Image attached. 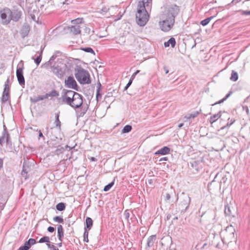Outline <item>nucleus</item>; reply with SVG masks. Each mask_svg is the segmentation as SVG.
Wrapping results in <instances>:
<instances>
[{
	"label": "nucleus",
	"mask_w": 250,
	"mask_h": 250,
	"mask_svg": "<svg viewBox=\"0 0 250 250\" xmlns=\"http://www.w3.org/2000/svg\"><path fill=\"white\" fill-rule=\"evenodd\" d=\"M59 93L57 92L56 90H53L50 92L46 93L44 97H45V99L48 98L49 97H57L59 96Z\"/></svg>",
	"instance_id": "nucleus-23"
},
{
	"label": "nucleus",
	"mask_w": 250,
	"mask_h": 250,
	"mask_svg": "<svg viewBox=\"0 0 250 250\" xmlns=\"http://www.w3.org/2000/svg\"><path fill=\"white\" fill-rule=\"evenodd\" d=\"M39 137L40 138L42 137V138H43L44 139V136H43L42 131L40 130H39Z\"/></svg>",
	"instance_id": "nucleus-51"
},
{
	"label": "nucleus",
	"mask_w": 250,
	"mask_h": 250,
	"mask_svg": "<svg viewBox=\"0 0 250 250\" xmlns=\"http://www.w3.org/2000/svg\"><path fill=\"white\" fill-rule=\"evenodd\" d=\"M10 17L8 20V21H18L21 15V12L18 9L10 10Z\"/></svg>",
	"instance_id": "nucleus-12"
},
{
	"label": "nucleus",
	"mask_w": 250,
	"mask_h": 250,
	"mask_svg": "<svg viewBox=\"0 0 250 250\" xmlns=\"http://www.w3.org/2000/svg\"><path fill=\"white\" fill-rule=\"evenodd\" d=\"M101 86V84L100 83H99V86L98 88L97 89V92H96V97L98 99L99 98L102 97V94L100 93V87Z\"/></svg>",
	"instance_id": "nucleus-41"
},
{
	"label": "nucleus",
	"mask_w": 250,
	"mask_h": 250,
	"mask_svg": "<svg viewBox=\"0 0 250 250\" xmlns=\"http://www.w3.org/2000/svg\"><path fill=\"white\" fill-rule=\"evenodd\" d=\"M213 18H214L213 16H211V17H208V18H207V19L202 21H201L200 23L203 26H206L210 22L211 20L212 19H213Z\"/></svg>",
	"instance_id": "nucleus-30"
},
{
	"label": "nucleus",
	"mask_w": 250,
	"mask_h": 250,
	"mask_svg": "<svg viewBox=\"0 0 250 250\" xmlns=\"http://www.w3.org/2000/svg\"><path fill=\"white\" fill-rule=\"evenodd\" d=\"M82 50L86 52H88V53H91L93 54H95V53H94V50H93V49L91 47H84V48H82Z\"/></svg>",
	"instance_id": "nucleus-40"
},
{
	"label": "nucleus",
	"mask_w": 250,
	"mask_h": 250,
	"mask_svg": "<svg viewBox=\"0 0 250 250\" xmlns=\"http://www.w3.org/2000/svg\"><path fill=\"white\" fill-rule=\"evenodd\" d=\"M170 152V149L168 146H164L162 148L159 149L156 151L154 153L155 155H167L169 154Z\"/></svg>",
	"instance_id": "nucleus-16"
},
{
	"label": "nucleus",
	"mask_w": 250,
	"mask_h": 250,
	"mask_svg": "<svg viewBox=\"0 0 250 250\" xmlns=\"http://www.w3.org/2000/svg\"><path fill=\"white\" fill-rule=\"evenodd\" d=\"M28 242L31 245V246L34 245L36 243V240L33 238H30Z\"/></svg>",
	"instance_id": "nucleus-44"
},
{
	"label": "nucleus",
	"mask_w": 250,
	"mask_h": 250,
	"mask_svg": "<svg viewBox=\"0 0 250 250\" xmlns=\"http://www.w3.org/2000/svg\"><path fill=\"white\" fill-rule=\"evenodd\" d=\"M56 209L59 211H63L65 208V205L63 203H59L56 205Z\"/></svg>",
	"instance_id": "nucleus-28"
},
{
	"label": "nucleus",
	"mask_w": 250,
	"mask_h": 250,
	"mask_svg": "<svg viewBox=\"0 0 250 250\" xmlns=\"http://www.w3.org/2000/svg\"><path fill=\"white\" fill-rule=\"evenodd\" d=\"M86 226L84 228L86 229H90L92 225H93V221L92 219L90 217H87L85 221Z\"/></svg>",
	"instance_id": "nucleus-24"
},
{
	"label": "nucleus",
	"mask_w": 250,
	"mask_h": 250,
	"mask_svg": "<svg viewBox=\"0 0 250 250\" xmlns=\"http://www.w3.org/2000/svg\"><path fill=\"white\" fill-rule=\"evenodd\" d=\"M58 236L60 241L62 242V237L63 236V230L62 225H59L57 229Z\"/></svg>",
	"instance_id": "nucleus-20"
},
{
	"label": "nucleus",
	"mask_w": 250,
	"mask_h": 250,
	"mask_svg": "<svg viewBox=\"0 0 250 250\" xmlns=\"http://www.w3.org/2000/svg\"><path fill=\"white\" fill-rule=\"evenodd\" d=\"M167 160H168V157H165L161 158L159 160V162H162V161H167Z\"/></svg>",
	"instance_id": "nucleus-50"
},
{
	"label": "nucleus",
	"mask_w": 250,
	"mask_h": 250,
	"mask_svg": "<svg viewBox=\"0 0 250 250\" xmlns=\"http://www.w3.org/2000/svg\"><path fill=\"white\" fill-rule=\"evenodd\" d=\"M59 250L58 249H57H57H56V250Z\"/></svg>",
	"instance_id": "nucleus-64"
},
{
	"label": "nucleus",
	"mask_w": 250,
	"mask_h": 250,
	"mask_svg": "<svg viewBox=\"0 0 250 250\" xmlns=\"http://www.w3.org/2000/svg\"><path fill=\"white\" fill-rule=\"evenodd\" d=\"M72 23L74 24L79 25L83 22V19L78 18L71 21Z\"/></svg>",
	"instance_id": "nucleus-34"
},
{
	"label": "nucleus",
	"mask_w": 250,
	"mask_h": 250,
	"mask_svg": "<svg viewBox=\"0 0 250 250\" xmlns=\"http://www.w3.org/2000/svg\"><path fill=\"white\" fill-rule=\"evenodd\" d=\"M46 245L48 248L52 249L53 250H55L57 249V248L54 245H51L49 243H47Z\"/></svg>",
	"instance_id": "nucleus-42"
},
{
	"label": "nucleus",
	"mask_w": 250,
	"mask_h": 250,
	"mask_svg": "<svg viewBox=\"0 0 250 250\" xmlns=\"http://www.w3.org/2000/svg\"><path fill=\"white\" fill-rule=\"evenodd\" d=\"M152 0H140L138 3L137 13L136 15V21L141 26H145L149 19L147 10L151 8Z\"/></svg>",
	"instance_id": "nucleus-3"
},
{
	"label": "nucleus",
	"mask_w": 250,
	"mask_h": 250,
	"mask_svg": "<svg viewBox=\"0 0 250 250\" xmlns=\"http://www.w3.org/2000/svg\"><path fill=\"white\" fill-rule=\"evenodd\" d=\"M10 9L9 8H4L0 13V18L2 20V21L4 24H8L11 21H8L10 17Z\"/></svg>",
	"instance_id": "nucleus-7"
},
{
	"label": "nucleus",
	"mask_w": 250,
	"mask_h": 250,
	"mask_svg": "<svg viewBox=\"0 0 250 250\" xmlns=\"http://www.w3.org/2000/svg\"><path fill=\"white\" fill-rule=\"evenodd\" d=\"M168 42L169 44V45L170 44L171 47H174L175 45V44H176V41H175V40L174 38H170L168 41Z\"/></svg>",
	"instance_id": "nucleus-39"
},
{
	"label": "nucleus",
	"mask_w": 250,
	"mask_h": 250,
	"mask_svg": "<svg viewBox=\"0 0 250 250\" xmlns=\"http://www.w3.org/2000/svg\"><path fill=\"white\" fill-rule=\"evenodd\" d=\"M62 101L74 108L81 106L83 103V96L77 92L67 90L62 95Z\"/></svg>",
	"instance_id": "nucleus-4"
},
{
	"label": "nucleus",
	"mask_w": 250,
	"mask_h": 250,
	"mask_svg": "<svg viewBox=\"0 0 250 250\" xmlns=\"http://www.w3.org/2000/svg\"><path fill=\"white\" fill-rule=\"evenodd\" d=\"M45 99L44 96H38L37 97H30V101L33 103H36L40 101L43 100Z\"/></svg>",
	"instance_id": "nucleus-21"
},
{
	"label": "nucleus",
	"mask_w": 250,
	"mask_h": 250,
	"mask_svg": "<svg viewBox=\"0 0 250 250\" xmlns=\"http://www.w3.org/2000/svg\"><path fill=\"white\" fill-rule=\"evenodd\" d=\"M53 220L58 223H63V218L62 217L59 216L54 217Z\"/></svg>",
	"instance_id": "nucleus-36"
},
{
	"label": "nucleus",
	"mask_w": 250,
	"mask_h": 250,
	"mask_svg": "<svg viewBox=\"0 0 250 250\" xmlns=\"http://www.w3.org/2000/svg\"><path fill=\"white\" fill-rule=\"evenodd\" d=\"M61 122L59 120V113H56L55 114V120L54 122V124L55 125L56 127L61 128Z\"/></svg>",
	"instance_id": "nucleus-26"
},
{
	"label": "nucleus",
	"mask_w": 250,
	"mask_h": 250,
	"mask_svg": "<svg viewBox=\"0 0 250 250\" xmlns=\"http://www.w3.org/2000/svg\"><path fill=\"white\" fill-rule=\"evenodd\" d=\"M3 165V161L0 159V169L2 167Z\"/></svg>",
	"instance_id": "nucleus-57"
},
{
	"label": "nucleus",
	"mask_w": 250,
	"mask_h": 250,
	"mask_svg": "<svg viewBox=\"0 0 250 250\" xmlns=\"http://www.w3.org/2000/svg\"><path fill=\"white\" fill-rule=\"evenodd\" d=\"M132 129V126L130 125H125L122 130V133H126L129 132Z\"/></svg>",
	"instance_id": "nucleus-31"
},
{
	"label": "nucleus",
	"mask_w": 250,
	"mask_h": 250,
	"mask_svg": "<svg viewBox=\"0 0 250 250\" xmlns=\"http://www.w3.org/2000/svg\"><path fill=\"white\" fill-rule=\"evenodd\" d=\"M224 212L226 215L234 216L235 210L231 205L227 204L225 206Z\"/></svg>",
	"instance_id": "nucleus-14"
},
{
	"label": "nucleus",
	"mask_w": 250,
	"mask_h": 250,
	"mask_svg": "<svg viewBox=\"0 0 250 250\" xmlns=\"http://www.w3.org/2000/svg\"><path fill=\"white\" fill-rule=\"evenodd\" d=\"M23 246H26L27 249L28 250H29L32 246L28 242V241L25 242Z\"/></svg>",
	"instance_id": "nucleus-45"
},
{
	"label": "nucleus",
	"mask_w": 250,
	"mask_h": 250,
	"mask_svg": "<svg viewBox=\"0 0 250 250\" xmlns=\"http://www.w3.org/2000/svg\"><path fill=\"white\" fill-rule=\"evenodd\" d=\"M3 130L2 133L9 134L7 127L5 125H3Z\"/></svg>",
	"instance_id": "nucleus-46"
},
{
	"label": "nucleus",
	"mask_w": 250,
	"mask_h": 250,
	"mask_svg": "<svg viewBox=\"0 0 250 250\" xmlns=\"http://www.w3.org/2000/svg\"><path fill=\"white\" fill-rule=\"evenodd\" d=\"M221 116V111L219 112L218 113L214 114L211 116L209 119V122L211 124L215 123L218 119Z\"/></svg>",
	"instance_id": "nucleus-19"
},
{
	"label": "nucleus",
	"mask_w": 250,
	"mask_h": 250,
	"mask_svg": "<svg viewBox=\"0 0 250 250\" xmlns=\"http://www.w3.org/2000/svg\"><path fill=\"white\" fill-rule=\"evenodd\" d=\"M60 54H61L60 51H56L49 60L43 66L45 68L50 66L53 74L58 78L62 79L69 72L72 67V63L62 58H58L55 61Z\"/></svg>",
	"instance_id": "nucleus-1"
},
{
	"label": "nucleus",
	"mask_w": 250,
	"mask_h": 250,
	"mask_svg": "<svg viewBox=\"0 0 250 250\" xmlns=\"http://www.w3.org/2000/svg\"><path fill=\"white\" fill-rule=\"evenodd\" d=\"M199 114V111H195L194 113H192L189 115H186L185 118L187 120H189L191 118H194L196 117Z\"/></svg>",
	"instance_id": "nucleus-29"
},
{
	"label": "nucleus",
	"mask_w": 250,
	"mask_h": 250,
	"mask_svg": "<svg viewBox=\"0 0 250 250\" xmlns=\"http://www.w3.org/2000/svg\"><path fill=\"white\" fill-rule=\"evenodd\" d=\"M207 244L206 243H205L203 246H202V247L201 248V249H204L205 246L207 245Z\"/></svg>",
	"instance_id": "nucleus-61"
},
{
	"label": "nucleus",
	"mask_w": 250,
	"mask_h": 250,
	"mask_svg": "<svg viewBox=\"0 0 250 250\" xmlns=\"http://www.w3.org/2000/svg\"><path fill=\"white\" fill-rule=\"evenodd\" d=\"M140 72V70H138L135 72H134L136 75Z\"/></svg>",
	"instance_id": "nucleus-62"
},
{
	"label": "nucleus",
	"mask_w": 250,
	"mask_h": 250,
	"mask_svg": "<svg viewBox=\"0 0 250 250\" xmlns=\"http://www.w3.org/2000/svg\"><path fill=\"white\" fill-rule=\"evenodd\" d=\"M18 250H28L27 249L26 246H22L20 247Z\"/></svg>",
	"instance_id": "nucleus-48"
},
{
	"label": "nucleus",
	"mask_w": 250,
	"mask_h": 250,
	"mask_svg": "<svg viewBox=\"0 0 250 250\" xmlns=\"http://www.w3.org/2000/svg\"><path fill=\"white\" fill-rule=\"evenodd\" d=\"M179 12L177 5H172L166 11V19L159 22L160 29L164 32H168L173 27L175 23V18Z\"/></svg>",
	"instance_id": "nucleus-2"
},
{
	"label": "nucleus",
	"mask_w": 250,
	"mask_h": 250,
	"mask_svg": "<svg viewBox=\"0 0 250 250\" xmlns=\"http://www.w3.org/2000/svg\"><path fill=\"white\" fill-rule=\"evenodd\" d=\"M244 13L246 15H250V11H244Z\"/></svg>",
	"instance_id": "nucleus-55"
},
{
	"label": "nucleus",
	"mask_w": 250,
	"mask_h": 250,
	"mask_svg": "<svg viewBox=\"0 0 250 250\" xmlns=\"http://www.w3.org/2000/svg\"><path fill=\"white\" fill-rule=\"evenodd\" d=\"M164 45L165 47H168L169 46V44L168 41L167 42H165L164 43Z\"/></svg>",
	"instance_id": "nucleus-56"
},
{
	"label": "nucleus",
	"mask_w": 250,
	"mask_h": 250,
	"mask_svg": "<svg viewBox=\"0 0 250 250\" xmlns=\"http://www.w3.org/2000/svg\"><path fill=\"white\" fill-rule=\"evenodd\" d=\"M11 143L10 136L9 134L2 133L0 137V144L2 146L4 143L8 145Z\"/></svg>",
	"instance_id": "nucleus-15"
},
{
	"label": "nucleus",
	"mask_w": 250,
	"mask_h": 250,
	"mask_svg": "<svg viewBox=\"0 0 250 250\" xmlns=\"http://www.w3.org/2000/svg\"><path fill=\"white\" fill-rule=\"evenodd\" d=\"M88 231L86 229V228H84V232L83 233V241L85 242H88Z\"/></svg>",
	"instance_id": "nucleus-37"
},
{
	"label": "nucleus",
	"mask_w": 250,
	"mask_h": 250,
	"mask_svg": "<svg viewBox=\"0 0 250 250\" xmlns=\"http://www.w3.org/2000/svg\"><path fill=\"white\" fill-rule=\"evenodd\" d=\"M183 125H184V124H183V123H181V124H180L178 125V127H179V128H181V127H182L183 126Z\"/></svg>",
	"instance_id": "nucleus-59"
},
{
	"label": "nucleus",
	"mask_w": 250,
	"mask_h": 250,
	"mask_svg": "<svg viewBox=\"0 0 250 250\" xmlns=\"http://www.w3.org/2000/svg\"><path fill=\"white\" fill-rule=\"evenodd\" d=\"M31 166H29L26 162H24L21 174L25 180L28 177L27 174L31 170Z\"/></svg>",
	"instance_id": "nucleus-13"
},
{
	"label": "nucleus",
	"mask_w": 250,
	"mask_h": 250,
	"mask_svg": "<svg viewBox=\"0 0 250 250\" xmlns=\"http://www.w3.org/2000/svg\"><path fill=\"white\" fill-rule=\"evenodd\" d=\"M182 194V201L180 203V205L183 208H185V210L186 211L189 207L191 199L188 195L185 194L184 193Z\"/></svg>",
	"instance_id": "nucleus-11"
},
{
	"label": "nucleus",
	"mask_w": 250,
	"mask_h": 250,
	"mask_svg": "<svg viewBox=\"0 0 250 250\" xmlns=\"http://www.w3.org/2000/svg\"><path fill=\"white\" fill-rule=\"evenodd\" d=\"M170 195L169 193H167L166 196V200H169L170 199Z\"/></svg>",
	"instance_id": "nucleus-49"
},
{
	"label": "nucleus",
	"mask_w": 250,
	"mask_h": 250,
	"mask_svg": "<svg viewBox=\"0 0 250 250\" xmlns=\"http://www.w3.org/2000/svg\"><path fill=\"white\" fill-rule=\"evenodd\" d=\"M70 31L75 35L81 33V27L79 25H73L69 27Z\"/></svg>",
	"instance_id": "nucleus-17"
},
{
	"label": "nucleus",
	"mask_w": 250,
	"mask_h": 250,
	"mask_svg": "<svg viewBox=\"0 0 250 250\" xmlns=\"http://www.w3.org/2000/svg\"><path fill=\"white\" fill-rule=\"evenodd\" d=\"M21 62V66H20V64H19L16 70V76L18 79V82L21 85H24L25 80L23 75V70L24 68L23 63Z\"/></svg>",
	"instance_id": "nucleus-6"
},
{
	"label": "nucleus",
	"mask_w": 250,
	"mask_h": 250,
	"mask_svg": "<svg viewBox=\"0 0 250 250\" xmlns=\"http://www.w3.org/2000/svg\"><path fill=\"white\" fill-rule=\"evenodd\" d=\"M234 122H235V120L234 119H231L230 120V122H228L227 124H226V125L221 127V128L220 129H219L218 130V131L220 132V131L223 130L226 128H228L231 125H232L234 123Z\"/></svg>",
	"instance_id": "nucleus-25"
},
{
	"label": "nucleus",
	"mask_w": 250,
	"mask_h": 250,
	"mask_svg": "<svg viewBox=\"0 0 250 250\" xmlns=\"http://www.w3.org/2000/svg\"><path fill=\"white\" fill-rule=\"evenodd\" d=\"M65 85L69 88L75 90H78V85L74 78L71 76H69L66 80H65Z\"/></svg>",
	"instance_id": "nucleus-9"
},
{
	"label": "nucleus",
	"mask_w": 250,
	"mask_h": 250,
	"mask_svg": "<svg viewBox=\"0 0 250 250\" xmlns=\"http://www.w3.org/2000/svg\"><path fill=\"white\" fill-rule=\"evenodd\" d=\"M113 185H114V182H112L110 183L109 184H108V185H107L106 186H105L104 188V191H108L111 188V187L113 186Z\"/></svg>",
	"instance_id": "nucleus-38"
},
{
	"label": "nucleus",
	"mask_w": 250,
	"mask_h": 250,
	"mask_svg": "<svg viewBox=\"0 0 250 250\" xmlns=\"http://www.w3.org/2000/svg\"><path fill=\"white\" fill-rule=\"evenodd\" d=\"M234 229L231 225L228 226L223 232L225 238L227 241H231L232 238L234 237Z\"/></svg>",
	"instance_id": "nucleus-10"
},
{
	"label": "nucleus",
	"mask_w": 250,
	"mask_h": 250,
	"mask_svg": "<svg viewBox=\"0 0 250 250\" xmlns=\"http://www.w3.org/2000/svg\"><path fill=\"white\" fill-rule=\"evenodd\" d=\"M50 242V239L48 236H44L42 237L39 241V243H42L44 242L49 243Z\"/></svg>",
	"instance_id": "nucleus-33"
},
{
	"label": "nucleus",
	"mask_w": 250,
	"mask_h": 250,
	"mask_svg": "<svg viewBox=\"0 0 250 250\" xmlns=\"http://www.w3.org/2000/svg\"><path fill=\"white\" fill-rule=\"evenodd\" d=\"M59 150H60L59 149H57V150H56V153L57 154H58V152Z\"/></svg>",
	"instance_id": "nucleus-63"
},
{
	"label": "nucleus",
	"mask_w": 250,
	"mask_h": 250,
	"mask_svg": "<svg viewBox=\"0 0 250 250\" xmlns=\"http://www.w3.org/2000/svg\"><path fill=\"white\" fill-rule=\"evenodd\" d=\"M132 81L133 80H132L131 79H130L128 83H127V84L126 85V86H125L124 89L125 90H127V88L130 86V85L132 83Z\"/></svg>",
	"instance_id": "nucleus-43"
},
{
	"label": "nucleus",
	"mask_w": 250,
	"mask_h": 250,
	"mask_svg": "<svg viewBox=\"0 0 250 250\" xmlns=\"http://www.w3.org/2000/svg\"><path fill=\"white\" fill-rule=\"evenodd\" d=\"M42 52H43V49H41L40 53V55L38 56H37L35 59H34V61L37 66L39 65V64L40 63V62L42 61Z\"/></svg>",
	"instance_id": "nucleus-27"
},
{
	"label": "nucleus",
	"mask_w": 250,
	"mask_h": 250,
	"mask_svg": "<svg viewBox=\"0 0 250 250\" xmlns=\"http://www.w3.org/2000/svg\"><path fill=\"white\" fill-rule=\"evenodd\" d=\"M9 82V79H8L4 84V87L2 93L1 97V101L3 103L6 102L9 98V90L10 87L8 84Z\"/></svg>",
	"instance_id": "nucleus-8"
},
{
	"label": "nucleus",
	"mask_w": 250,
	"mask_h": 250,
	"mask_svg": "<svg viewBox=\"0 0 250 250\" xmlns=\"http://www.w3.org/2000/svg\"><path fill=\"white\" fill-rule=\"evenodd\" d=\"M136 76V74L135 73H134L132 75V76H131V78H130V79H131L132 80H134V79L135 78V76Z\"/></svg>",
	"instance_id": "nucleus-53"
},
{
	"label": "nucleus",
	"mask_w": 250,
	"mask_h": 250,
	"mask_svg": "<svg viewBox=\"0 0 250 250\" xmlns=\"http://www.w3.org/2000/svg\"><path fill=\"white\" fill-rule=\"evenodd\" d=\"M90 160L92 161H97V159L95 157H91Z\"/></svg>",
	"instance_id": "nucleus-58"
},
{
	"label": "nucleus",
	"mask_w": 250,
	"mask_h": 250,
	"mask_svg": "<svg viewBox=\"0 0 250 250\" xmlns=\"http://www.w3.org/2000/svg\"><path fill=\"white\" fill-rule=\"evenodd\" d=\"M238 79V76L237 72L234 71H232L231 73V76L230 77V80L233 82L236 81Z\"/></svg>",
	"instance_id": "nucleus-32"
},
{
	"label": "nucleus",
	"mask_w": 250,
	"mask_h": 250,
	"mask_svg": "<svg viewBox=\"0 0 250 250\" xmlns=\"http://www.w3.org/2000/svg\"><path fill=\"white\" fill-rule=\"evenodd\" d=\"M155 239V235H151L148 237L147 241V245L148 247H151L153 246Z\"/></svg>",
	"instance_id": "nucleus-22"
},
{
	"label": "nucleus",
	"mask_w": 250,
	"mask_h": 250,
	"mask_svg": "<svg viewBox=\"0 0 250 250\" xmlns=\"http://www.w3.org/2000/svg\"><path fill=\"white\" fill-rule=\"evenodd\" d=\"M230 93H228V94L226 95V96L225 98H224L222 100L219 101L218 102L215 103V104H213L212 105H215L217 104H220L223 103L225 101H226L230 96Z\"/></svg>",
	"instance_id": "nucleus-35"
},
{
	"label": "nucleus",
	"mask_w": 250,
	"mask_h": 250,
	"mask_svg": "<svg viewBox=\"0 0 250 250\" xmlns=\"http://www.w3.org/2000/svg\"><path fill=\"white\" fill-rule=\"evenodd\" d=\"M58 245L59 247H62V242H61V241H60V243H59Z\"/></svg>",
	"instance_id": "nucleus-60"
},
{
	"label": "nucleus",
	"mask_w": 250,
	"mask_h": 250,
	"mask_svg": "<svg viewBox=\"0 0 250 250\" xmlns=\"http://www.w3.org/2000/svg\"><path fill=\"white\" fill-rule=\"evenodd\" d=\"M90 31V29L88 27H85V32L89 34Z\"/></svg>",
	"instance_id": "nucleus-52"
},
{
	"label": "nucleus",
	"mask_w": 250,
	"mask_h": 250,
	"mask_svg": "<svg viewBox=\"0 0 250 250\" xmlns=\"http://www.w3.org/2000/svg\"><path fill=\"white\" fill-rule=\"evenodd\" d=\"M30 30L29 26L28 25H24L21 30V35L23 38H24L29 33Z\"/></svg>",
	"instance_id": "nucleus-18"
},
{
	"label": "nucleus",
	"mask_w": 250,
	"mask_h": 250,
	"mask_svg": "<svg viewBox=\"0 0 250 250\" xmlns=\"http://www.w3.org/2000/svg\"><path fill=\"white\" fill-rule=\"evenodd\" d=\"M164 69L165 71L166 74H167L168 73L169 71H168V69L166 66L164 67Z\"/></svg>",
	"instance_id": "nucleus-54"
},
{
	"label": "nucleus",
	"mask_w": 250,
	"mask_h": 250,
	"mask_svg": "<svg viewBox=\"0 0 250 250\" xmlns=\"http://www.w3.org/2000/svg\"><path fill=\"white\" fill-rule=\"evenodd\" d=\"M75 76L77 81L82 84L91 83L90 75L88 72L82 68L75 70Z\"/></svg>",
	"instance_id": "nucleus-5"
},
{
	"label": "nucleus",
	"mask_w": 250,
	"mask_h": 250,
	"mask_svg": "<svg viewBox=\"0 0 250 250\" xmlns=\"http://www.w3.org/2000/svg\"><path fill=\"white\" fill-rule=\"evenodd\" d=\"M47 230L49 232H53L55 230V229L54 227H49L48 228H47Z\"/></svg>",
	"instance_id": "nucleus-47"
}]
</instances>
